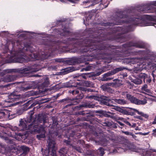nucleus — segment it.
Here are the masks:
<instances>
[{"instance_id":"14","label":"nucleus","mask_w":156,"mask_h":156,"mask_svg":"<svg viewBox=\"0 0 156 156\" xmlns=\"http://www.w3.org/2000/svg\"><path fill=\"white\" fill-rule=\"evenodd\" d=\"M114 81H116L115 82L112 83V84L115 87H119L121 86L122 84V81L121 80L118 79H115L114 80Z\"/></svg>"},{"instance_id":"49","label":"nucleus","mask_w":156,"mask_h":156,"mask_svg":"<svg viewBox=\"0 0 156 156\" xmlns=\"http://www.w3.org/2000/svg\"><path fill=\"white\" fill-rule=\"evenodd\" d=\"M89 108H93L94 107V105H90V106H89Z\"/></svg>"},{"instance_id":"62","label":"nucleus","mask_w":156,"mask_h":156,"mask_svg":"<svg viewBox=\"0 0 156 156\" xmlns=\"http://www.w3.org/2000/svg\"><path fill=\"white\" fill-rule=\"evenodd\" d=\"M65 100H66V99H63L62 100V101H65Z\"/></svg>"},{"instance_id":"38","label":"nucleus","mask_w":156,"mask_h":156,"mask_svg":"<svg viewBox=\"0 0 156 156\" xmlns=\"http://www.w3.org/2000/svg\"><path fill=\"white\" fill-rule=\"evenodd\" d=\"M91 69V67L89 66L87 67H86L85 68H84L85 70L86 71H88L90 70V69Z\"/></svg>"},{"instance_id":"18","label":"nucleus","mask_w":156,"mask_h":156,"mask_svg":"<svg viewBox=\"0 0 156 156\" xmlns=\"http://www.w3.org/2000/svg\"><path fill=\"white\" fill-rule=\"evenodd\" d=\"M34 58L36 60H38L39 59H44L45 58H47L48 57L50 56V55H48L47 56H46L45 55H44L42 54V55L41 57H38V55H35L34 54H33Z\"/></svg>"},{"instance_id":"61","label":"nucleus","mask_w":156,"mask_h":156,"mask_svg":"<svg viewBox=\"0 0 156 156\" xmlns=\"http://www.w3.org/2000/svg\"><path fill=\"white\" fill-rule=\"evenodd\" d=\"M34 76H35V77H37V76H39L38 75H34Z\"/></svg>"},{"instance_id":"37","label":"nucleus","mask_w":156,"mask_h":156,"mask_svg":"<svg viewBox=\"0 0 156 156\" xmlns=\"http://www.w3.org/2000/svg\"><path fill=\"white\" fill-rule=\"evenodd\" d=\"M140 76L141 77H144L145 78V77H146L147 76V75L145 74H141V75H140Z\"/></svg>"},{"instance_id":"36","label":"nucleus","mask_w":156,"mask_h":156,"mask_svg":"<svg viewBox=\"0 0 156 156\" xmlns=\"http://www.w3.org/2000/svg\"><path fill=\"white\" fill-rule=\"evenodd\" d=\"M141 116L144 117L145 118H147L148 117V115L147 114H145L143 113Z\"/></svg>"},{"instance_id":"64","label":"nucleus","mask_w":156,"mask_h":156,"mask_svg":"<svg viewBox=\"0 0 156 156\" xmlns=\"http://www.w3.org/2000/svg\"><path fill=\"white\" fill-rule=\"evenodd\" d=\"M154 5H156V2L154 3Z\"/></svg>"},{"instance_id":"10","label":"nucleus","mask_w":156,"mask_h":156,"mask_svg":"<svg viewBox=\"0 0 156 156\" xmlns=\"http://www.w3.org/2000/svg\"><path fill=\"white\" fill-rule=\"evenodd\" d=\"M117 149L113 151V152L115 153V151H117L119 152H123L125 151L126 150H130L131 151H137L136 150H133L129 147H128L127 145H125L124 146H123L122 147H118L117 148Z\"/></svg>"},{"instance_id":"33","label":"nucleus","mask_w":156,"mask_h":156,"mask_svg":"<svg viewBox=\"0 0 156 156\" xmlns=\"http://www.w3.org/2000/svg\"><path fill=\"white\" fill-rule=\"evenodd\" d=\"M123 122L129 126H131V124L128 121L126 120L125 119H124V120H123Z\"/></svg>"},{"instance_id":"25","label":"nucleus","mask_w":156,"mask_h":156,"mask_svg":"<svg viewBox=\"0 0 156 156\" xmlns=\"http://www.w3.org/2000/svg\"><path fill=\"white\" fill-rule=\"evenodd\" d=\"M72 71L69 68H68L65 69L64 71L62 72V75H65Z\"/></svg>"},{"instance_id":"56","label":"nucleus","mask_w":156,"mask_h":156,"mask_svg":"<svg viewBox=\"0 0 156 156\" xmlns=\"http://www.w3.org/2000/svg\"><path fill=\"white\" fill-rule=\"evenodd\" d=\"M102 98L104 99L107 100V99H106L107 98V97L104 96H103V98Z\"/></svg>"},{"instance_id":"31","label":"nucleus","mask_w":156,"mask_h":156,"mask_svg":"<svg viewBox=\"0 0 156 156\" xmlns=\"http://www.w3.org/2000/svg\"><path fill=\"white\" fill-rule=\"evenodd\" d=\"M49 84V80L48 78H46L45 79V82H44V85L45 86H46Z\"/></svg>"},{"instance_id":"59","label":"nucleus","mask_w":156,"mask_h":156,"mask_svg":"<svg viewBox=\"0 0 156 156\" xmlns=\"http://www.w3.org/2000/svg\"><path fill=\"white\" fill-rule=\"evenodd\" d=\"M146 17L147 18V19H149V18L150 16H146Z\"/></svg>"},{"instance_id":"43","label":"nucleus","mask_w":156,"mask_h":156,"mask_svg":"<svg viewBox=\"0 0 156 156\" xmlns=\"http://www.w3.org/2000/svg\"><path fill=\"white\" fill-rule=\"evenodd\" d=\"M88 98H94V99L95 98V97L94 96L91 95V96H89L88 97Z\"/></svg>"},{"instance_id":"2","label":"nucleus","mask_w":156,"mask_h":156,"mask_svg":"<svg viewBox=\"0 0 156 156\" xmlns=\"http://www.w3.org/2000/svg\"><path fill=\"white\" fill-rule=\"evenodd\" d=\"M22 44L18 51H12L11 53L12 55L10 57V62L23 63L25 60L23 57L27 52L29 51L30 52L33 51L32 48L29 46L24 45V47L22 46Z\"/></svg>"},{"instance_id":"17","label":"nucleus","mask_w":156,"mask_h":156,"mask_svg":"<svg viewBox=\"0 0 156 156\" xmlns=\"http://www.w3.org/2000/svg\"><path fill=\"white\" fill-rule=\"evenodd\" d=\"M106 105L108 106H110L113 107V108H112L115 109V110H116L117 111H119V112H121L122 113H123L124 112V111L122 109V108H120L119 107L113 106L112 105H110L109 104H106Z\"/></svg>"},{"instance_id":"34","label":"nucleus","mask_w":156,"mask_h":156,"mask_svg":"<svg viewBox=\"0 0 156 156\" xmlns=\"http://www.w3.org/2000/svg\"><path fill=\"white\" fill-rule=\"evenodd\" d=\"M122 132L126 135H131L132 133L131 132H129L128 131H122Z\"/></svg>"},{"instance_id":"26","label":"nucleus","mask_w":156,"mask_h":156,"mask_svg":"<svg viewBox=\"0 0 156 156\" xmlns=\"http://www.w3.org/2000/svg\"><path fill=\"white\" fill-rule=\"evenodd\" d=\"M129 108L130 109L132 110H133L135 112H137L138 114L140 115H142L143 113V112H140L138 110H137L133 108Z\"/></svg>"},{"instance_id":"55","label":"nucleus","mask_w":156,"mask_h":156,"mask_svg":"<svg viewBox=\"0 0 156 156\" xmlns=\"http://www.w3.org/2000/svg\"><path fill=\"white\" fill-rule=\"evenodd\" d=\"M125 119H123L122 118H120L119 119H120L122 121H123V120H124Z\"/></svg>"},{"instance_id":"51","label":"nucleus","mask_w":156,"mask_h":156,"mask_svg":"<svg viewBox=\"0 0 156 156\" xmlns=\"http://www.w3.org/2000/svg\"><path fill=\"white\" fill-rule=\"evenodd\" d=\"M119 123L121 126H123L124 125V124L123 123H122L120 122H119Z\"/></svg>"},{"instance_id":"21","label":"nucleus","mask_w":156,"mask_h":156,"mask_svg":"<svg viewBox=\"0 0 156 156\" xmlns=\"http://www.w3.org/2000/svg\"><path fill=\"white\" fill-rule=\"evenodd\" d=\"M21 150L23 151V153L24 154H26L29 151V149L27 147L23 146L21 147Z\"/></svg>"},{"instance_id":"7","label":"nucleus","mask_w":156,"mask_h":156,"mask_svg":"<svg viewBox=\"0 0 156 156\" xmlns=\"http://www.w3.org/2000/svg\"><path fill=\"white\" fill-rule=\"evenodd\" d=\"M55 143L54 140H49L48 145V154L49 153L50 150L51 149L53 154L52 156H56L55 153Z\"/></svg>"},{"instance_id":"22","label":"nucleus","mask_w":156,"mask_h":156,"mask_svg":"<svg viewBox=\"0 0 156 156\" xmlns=\"http://www.w3.org/2000/svg\"><path fill=\"white\" fill-rule=\"evenodd\" d=\"M59 152L60 154V156H66L65 154L67 153V150L65 148H62L59 150Z\"/></svg>"},{"instance_id":"15","label":"nucleus","mask_w":156,"mask_h":156,"mask_svg":"<svg viewBox=\"0 0 156 156\" xmlns=\"http://www.w3.org/2000/svg\"><path fill=\"white\" fill-rule=\"evenodd\" d=\"M14 78L13 76H7L5 77L4 81L6 82H10L13 81Z\"/></svg>"},{"instance_id":"52","label":"nucleus","mask_w":156,"mask_h":156,"mask_svg":"<svg viewBox=\"0 0 156 156\" xmlns=\"http://www.w3.org/2000/svg\"><path fill=\"white\" fill-rule=\"evenodd\" d=\"M127 92H123L122 93V95H124L126 93H127Z\"/></svg>"},{"instance_id":"16","label":"nucleus","mask_w":156,"mask_h":156,"mask_svg":"<svg viewBox=\"0 0 156 156\" xmlns=\"http://www.w3.org/2000/svg\"><path fill=\"white\" fill-rule=\"evenodd\" d=\"M144 9H141V11H146L150 10L152 7V5L151 4H147L143 6Z\"/></svg>"},{"instance_id":"42","label":"nucleus","mask_w":156,"mask_h":156,"mask_svg":"<svg viewBox=\"0 0 156 156\" xmlns=\"http://www.w3.org/2000/svg\"><path fill=\"white\" fill-rule=\"evenodd\" d=\"M136 123H133V125H131V126H131L132 127L134 128V127H136Z\"/></svg>"},{"instance_id":"4","label":"nucleus","mask_w":156,"mask_h":156,"mask_svg":"<svg viewBox=\"0 0 156 156\" xmlns=\"http://www.w3.org/2000/svg\"><path fill=\"white\" fill-rule=\"evenodd\" d=\"M87 44L86 46H87V48H86V50H85L84 51H89L90 52H92L93 51L96 50L97 51L98 50H101L104 49V48L102 47H101L99 46H98L97 47V45L95 43H92L90 41H87V42L86 43Z\"/></svg>"},{"instance_id":"29","label":"nucleus","mask_w":156,"mask_h":156,"mask_svg":"<svg viewBox=\"0 0 156 156\" xmlns=\"http://www.w3.org/2000/svg\"><path fill=\"white\" fill-rule=\"evenodd\" d=\"M142 82V80H141L138 79L135 81V83L137 84H141Z\"/></svg>"},{"instance_id":"50","label":"nucleus","mask_w":156,"mask_h":156,"mask_svg":"<svg viewBox=\"0 0 156 156\" xmlns=\"http://www.w3.org/2000/svg\"><path fill=\"white\" fill-rule=\"evenodd\" d=\"M61 95V94H60V93L59 94H58L56 95V98H57L58 97L60 96Z\"/></svg>"},{"instance_id":"39","label":"nucleus","mask_w":156,"mask_h":156,"mask_svg":"<svg viewBox=\"0 0 156 156\" xmlns=\"http://www.w3.org/2000/svg\"><path fill=\"white\" fill-rule=\"evenodd\" d=\"M152 124H156V116H155L154 121L152 122Z\"/></svg>"},{"instance_id":"57","label":"nucleus","mask_w":156,"mask_h":156,"mask_svg":"<svg viewBox=\"0 0 156 156\" xmlns=\"http://www.w3.org/2000/svg\"><path fill=\"white\" fill-rule=\"evenodd\" d=\"M152 25V23H148L146 26H150V25Z\"/></svg>"},{"instance_id":"30","label":"nucleus","mask_w":156,"mask_h":156,"mask_svg":"<svg viewBox=\"0 0 156 156\" xmlns=\"http://www.w3.org/2000/svg\"><path fill=\"white\" fill-rule=\"evenodd\" d=\"M73 147L74 149L76 150V151H78V152H81V149H80V147H76V146H73Z\"/></svg>"},{"instance_id":"23","label":"nucleus","mask_w":156,"mask_h":156,"mask_svg":"<svg viewBox=\"0 0 156 156\" xmlns=\"http://www.w3.org/2000/svg\"><path fill=\"white\" fill-rule=\"evenodd\" d=\"M46 120V118L42 115L39 116L38 119V120L40 122H43V123H45Z\"/></svg>"},{"instance_id":"5","label":"nucleus","mask_w":156,"mask_h":156,"mask_svg":"<svg viewBox=\"0 0 156 156\" xmlns=\"http://www.w3.org/2000/svg\"><path fill=\"white\" fill-rule=\"evenodd\" d=\"M126 97L131 102L136 105H144L145 104L147 103V100L145 99H144L143 100H140L129 94H126Z\"/></svg>"},{"instance_id":"58","label":"nucleus","mask_w":156,"mask_h":156,"mask_svg":"<svg viewBox=\"0 0 156 156\" xmlns=\"http://www.w3.org/2000/svg\"><path fill=\"white\" fill-rule=\"evenodd\" d=\"M138 133H139V134L141 135H143V133L141 132Z\"/></svg>"},{"instance_id":"9","label":"nucleus","mask_w":156,"mask_h":156,"mask_svg":"<svg viewBox=\"0 0 156 156\" xmlns=\"http://www.w3.org/2000/svg\"><path fill=\"white\" fill-rule=\"evenodd\" d=\"M143 156H156V151L152 150H149L145 151V150H140V151H138Z\"/></svg>"},{"instance_id":"20","label":"nucleus","mask_w":156,"mask_h":156,"mask_svg":"<svg viewBox=\"0 0 156 156\" xmlns=\"http://www.w3.org/2000/svg\"><path fill=\"white\" fill-rule=\"evenodd\" d=\"M83 85L87 87H93L94 85L93 83L91 82L88 81H85L83 83Z\"/></svg>"},{"instance_id":"60","label":"nucleus","mask_w":156,"mask_h":156,"mask_svg":"<svg viewBox=\"0 0 156 156\" xmlns=\"http://www.w3.org/2000/svg\"><path fill=\"white\" fill-rule=\"evenodd\" d=\"M64 142H65V143H67V144H68V141L66 140H64Z\"/></svg>"},{"instance_id":"35","label":"nucleus","mask_w":156,"mask_h":156,"mask_svg":"<svg viewBox=\"0 0 156 156\" xmlns=\"http://www.w3.org/2000/svg\"><path fill=\"white\" fill-rule=\"evenodd\" d=\"M112 78H102V81H108L112 79Z\"/></svg>"},{"instance_id":"3","label":"nucleus","mask_w":156,"mask_h":156,"mask_svg":"<svg viewBox=\"0 0 156 156\" xmlns=\"http://www.w3.org/2000/svg\"><path fill=\"white\" fill-rule=\"evenodd\" d=\"M28 130L26 132L27 133H28V134L29 133L33 134L41 133L40 134L36 136L37 137L39 140L45 137L46 131L44 128L41 125H34L33 123L30 124L28 126Z\"/></svg>"},{"instance_id":"53","label":"nucleus","mask_w":156,"mask_h":156,"mask_svg":"<svg viewBox=\"0 0 156 156\" xmlns=\"http://www.w3.org/2000/svg\"><path fill=\"white\" fill-rule=\"evenodd\" d=\"M8 32V31H2L1 32V33H0V35H1V33H7Z\"/></svg>"},{"instance_id":"19","label":"nucleus","mask_w":156,"mask_h":156,"mask_svg":"<svg viewBox=\"0 0 156 156\" xmlns=\"http://www.w3.org/2000/svg\"><path fill=\"white\" fill-rule=\"evenodd\" d=\"M114 101L116 103L121 105H124L126 104V101L123 99H115Z\"/></svg>"},{"instance_id":"47","label":"nucleus","mask_w":156,"mask_h":156,"mask_svg":"<svg viewBox=\"0 0 156 156\" xmlns=\"http://www.w3.org/2000/svg\"><path fill=\"white\" fill-rule=\"evenodd\" d=\"M89 1H87L86 2L85 1V2H83V4H87L88 3H89Z\"/></svg>"},{"instance_id":"6","label":"nucleus","mask_w":156,"mask_h":156,"mask_svg":"<svg viewBox=\"0 0 156 156\" xmlns=\"http://www.w3.org/2000/svg\"><path fill=\"white\" fill-rule=\"evenodd\" d=\"M125 69V68L122 67L116 68L112 70L109 71V72L103 75L102 78H106L108 76L114 75L117 72L123 70Z\"/></svg>"},{"instance_id":"24","label":"nucleus","mask_w":156,"mask_h":156,"mask_svg":"<svg viewBox=\"0 0 156 156\" xmlns=\"http://www.w3.org/2000/svg\"><path fill=\"white\" fill-rule=\"evenodd\" d=\"M141 90H142L146 92H150V90L147 89V85L145 84L142 87Z\"/></svg>"},{"instance_id":"46","label":"nucleus","mask_w":156,"mask_h":156,"mask_svg":"<svg viewBox=\"0 0 156 156\" xmlns=\"http://www.w3.org/2000/svg\"><path fill=\"white\" fill-rule=\"evenodd\" d=\"M135 130H140L141 129L139 128L138 127H136L135 128Z\"/></svg>"},{"instance_id":"63","label":"nucleus","mask_w":156,"mask_h":156,"mask_svg":"<svg viewBox=\"0 0 156 156\" xmlns=\"http://www.w3.org/2000/svg\"><path fill=\"white\" fill-rule=\"evenodd\" d=\"M101 73H98V74L97 75H100L101 74Z\"/></svg>"},{"instance_id":"27","label":"nucleus","mask_w":156,"mask_h":156,"mask_svg":"<svg viewBox=\"0 0 156 156\" xmlns=\"http://www.w3.org/2000/svg\"><path fill=\"white\" fill-rule=\"evenodd\" d=\"M125 12H120V13L119 14V17L118 18V19L119 18V17L120 18H122L124 17H125V16L124 15V13H125Z\"/></svg>"},{"instance_id":"54","label":"nucleus","mask_w":156,"mask_h":156,"mask_svg":"<svg viewBox=\"0 0 156 156\" xmlns=\"http://www.w3.org/2000/svg\"><path fill=\"white\" fill-rule=\"evenodd\" d=\"M42 100V101H43V100H44V101H44V102H43V103H45V102H47V100H46V99H42V100Z\"/></svg>"},{"instance_id":"45","label":"nucleus","mask_w":156,"mask_h":156,"mask_svg":"<svg viewBox=\"0 0 156 156\" xmlns=\"http://www.w3.org/2000/svg\"><path fill=\"white\" fill-rule=\"evenodd\" d=\"M149 133V132H147V133H143V135H143V136H145V135H147Z\"/></svg>"},{"instance_id":"32","label":"nucleus","mask_w":156,"mask_h":156,"mask_svg":"<svg viewBox=\"0 0 156 156\" xmlns=\"http://www.w3.org/2000/svg\"><path fill=\"white\" fill-rule=\"evenodd\" d=\"M5 115V113L3 112H0V119L3 117Z\"/></svg>"},{"instance_id":"12","label":"nucleus","mask_w":156,"mask_h":156,"mask_svg":"<svg viewBox=\"0 0 156 156\" xmlns=\"http://www.w3.org/2000/svg\"><path fill=\"white\" fill-rule=\"evenodd\" d=\"M82 91H86L92 92L91 90L89 89H85L82 87H80L77 88L75 90H73L72 91L70 90V92L73 95H75L79 93L80 91L81 92Z\"/></svg>"},{"instance_id":"1","label":"nucleus","mask_w":156,"mask_h":156,"mask_svg":"<svg viewBox=\"0 0 156 156\" xmlns=\"http://www.w3.org/2000/svg\"><path fill=\"white\" fill-rule=\"evenodd\" d=\"M34 113V111L33 110L29 112V114L30 115L29 118H28L26 120L22 119L20 120L19 124V128H18L16 126L12 127L11 129L12 132H10V134L8 133H5V135L2 136L0 135V137L7 141V143H11V141L10 140L8 137L6 136V134L8 136L15 138H16V136H20L22 138H23L24 136L26 137L27 135H28V133H27L26 132L28 131L27 124L33 120L32 116Z\"/></svg>"},{"instance_id":"11","label":"nucleus","mask_w":156,"mask_h":156,"mask_svg":"<svg viewBox=\"0 0 156 156\" xmlns=\"http://www.w3.org/2000/svg\"><path fill=\"white\" fill-rule=\"evenodd\" d=\"M34 66H32L30 67L24 68L23 71L25 73H32L34 72H36L38 71L39 69L37 68H35Z\"/></svg>"},{"instance_id":"8","label":"nucleus","mask_w":156,"mask_h":156,"mask_svg":"<svg viewBox=\"0 0 156 156\" xmlns=\"http://www.w3.org/2000/svg\"><path fill=\"white\" fill-rule=\"evenodd\" d=\"M17 92H13L11 93L8 96L9 100L7 101L9 102H12L18 100L20 96L17 94Z\"/></svg>"},{"instance_id":"41","label":"nucleus","mask_w":156,"mask_h":156,"mask_svg":"<svg viewBox=\"0 0 156 156\" xmlns=\"http://www.w3.org/2000/svg\"><path fill=\"white\" fill-rule=\"evenodd\" d=\"M16 35L18 37H23L24 36V34H21L19 35V34H16Z\"/></svg>"},{"instance_id":"13","label":"nucleus","mask_w":156,"mask_h":156,"mask_svg":"<svg viewBox=\"0 0 156 156\" xmlns=\"http://www.w3.org/2000/svg\"><path fill=\"white\" fill-rule=\"evenodd\" d=\"M129 46H134L139 48H144L145 47V45L142 42H139L137 43L133 44L131 43L129 44Z\"/></svg>"},{"instance_id":"44","label":"nucleus","mask_w":156,"mask_h":156,"mask_svg":"<svg viewBox=\"0 0 156 156\" xmlns=\"http://www.w3.org/2000/svg\"><path fill=\"white\" fill-rule=\"evenodd\" d=\"M131 136H132V137L133 138H135L136 137V136L134 134H133L132 133H131Z\"/></svg>"},{"instance_id":"40","label":"nucleus","mask_w":156,"mask_h":156,"mask_svg":"<svg viewBox=\"0 0 156 156\" xmlns=\"http://www.w3.org/2000/svg\"><path fill=\"white\" fill-rule=\"evenodd\" d=\"M153 133H152V134L153 135H156V128L155 129H154L153 130Z\"/></svg>"},{"instance_id":"28","label":"nucleus","mask_w":156,"mask_h":156,"mask_svg":"<svg viewBox=\"0 0 156 156\" xmlns=\"http://www.w3.org/2000/svg\"><path fill=\"white\" fill-rule=\"evenodd\" d=\"M101 88L104 91H108L109 88H108V87L104 85H103L101 87Z\"/></svg>"},{"instance_id":"48","label":"nucleus","mask_w":156,"mask_h":156,"mask_svg":"<svg viewBox=\"0 0 156 156\" xmlns=\"http://www.w3.org/2000/svg\"><path fill=\"white\" fill-rule=\"evenodd\" d=\"M34 68H37L38 69H39V70H39L40 69V68H39L38 66V65H37H37H34Z\"/></svg>"}]
</instances>
